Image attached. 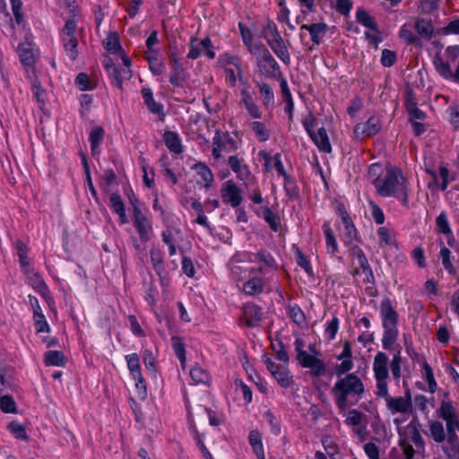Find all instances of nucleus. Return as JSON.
Instances as JSON below:
<instances>
[{
  "mask_svg": "<svg viewBox=\"0 0 459 459\" xmlns=\"http://www.w3.org/2000/svg\"><path fill=\"white\" fill-rule=\"evenodd\" d=\"M388 356L383 351H377L374 357L372 366L373 374L376 380L375 391H385V388L388 387Z\"/></svg>",
  "mask_w": 459,
  "mask_h": 459,
  "instance_id": "6e6552de",
  "label": "nucleus"
},
{
  "mask_svg": "<svg viewBox=\"0 0 459 459\" xmlns=\"http://www.w3.org/2000/svg\"><path fill=\"white\" fill-rule=\"evenodd\" d=\"M238 149L235 139L228 132L221 133L216 131L212 137V156L215 160H220L223 152H230Z\"/></svg>",
  "mask_w": 459,
  "mask_h": 459,
  "instance_id": "f8f14e48",
  "label": "nucleus"
},
{
  "mask_svg": "<svg viewBox=\"0 0 459 459\" xmlns=\"http://www.w3.org/2000/svg\"><path fill=\"white\" fill-rule=\"evenodd\" d=\"M210 47V39L208 37L198 39L192 38L190 41V49L187 53V58L197 59L204 52V48Z\"/></svg>",
  "mask_w": 459,
  "mask_h": 459,
  "instance_id": "2f4dec72",
  "label": "nucleus"
},
{
  "mask_svg": "<svg viewBox=\"0 0 459 459\" xmlns=\"http://www.w3.org/2000/svg\"><path fill=\"white\" fill-rule=\"evenodd\" d=\"M244 315L248 326H255L262 318L261 309L255 305H247L244 308Z\"/></svg>",
  "mask_w": 459,
  "mask_h": 459,
  "instance_id": "de8ad7c7",
  "label": "nucleus"
},
{
  "mask_svg": "<svg viewBox=\"0 0 459 459\" xmlns=\"http://www.w3.org/2000/svg\"><path fill=\"white\" fill-rule=\"evenodd\" d=\"M350 247V251L351 253V255L358 260V263L359 264V267L363 271V273L366 274L365 281L368 282H373L374 281V274L372 272V269L370 267V264L362 251L360 247H359L358 245L355 244V241L352 242V245L348 246Z\"/></svg>",
  "mask_w": 459,
  "mask_h": 459,
  "instance_id": "5701e85b",
  "label": "nucleus"
},
{
  "mask_svg": "<svg viewBox=\"0 0 459 459\" xmlns=\"http://www.w3.org/2000/svg\"><path fill=\"white\" fill-rule=\"evenodd\" d=\"M75 85L82 91H91L95 85L85 73H80L75 78Z\"/></svg>",
  "mask_w": 459,
  "mask_h": 459,
  "instance_id": "052dcab7",
  "label": "nucleus"
},
{
  "mask_svg": "<svg viewBox=\"0 0 459 459\" xmlns=\"http://www.w3.org/2000/svg\"><path fill=\"white\" fill-rule=\"evenodd\" d=\"M146 59L149 64V68L154 75H160L163 74L165 65L163 62L158 59V51H152L151 53L149 52Z\"/></svg>",
  "mask_w": 459,
  "mask_h": 459,
  "instance_id": "5fc2aeb1",
  "label": "nucleus"
},
{
  "mask_svg": "<svg viewBox=\"0 0 459 459\" xmlns=\"http://www.w3.org/2000/svg\"><path fill=\"white\" fill-rule=\"evenodd\" d=\"M323 232L325 240L326 252L331 255H335L338 252V243L328 222L324 223Z\"/></svg>",
  "mask_w": 459,
  "mask_h": 459,
  "instance_id": "e433bc0d",
  "label": "nucleus"
},
{
  "mask_svg": "<svg viewBox=\"0 0 459 459\" xmlns=\"http://www.w3.org/2000/svg\"><path fill=\"white\" fill-rule=\"evenodd\" d=\"M126 367L133 380L135 382V388L143 397L146 396L147 389L144 377L142 374L140 357L137 353H130L125 356Z\"/></svg>",
  "mask_w": 459,
  "mask_h": 459,
  "instance_id": "9b49d317",
  "label": "nucleus"
},
{
  "mask_svg": "<svg viewBox=\"0 0 459 459\" xmlns=\"http://www.w3.org/2000/svg\"><path fill=\"white\" fill-rule=\"evenodd\" d=\"M323 4H327L330 8L335 9L343 16H348L353 6L351 0H322Z\"/></svg>",
  "mask_w": 459,
  "mask_h": 459,
  "instance_id": "79ce46f5",
  "label": "nucleus"
},
{
  "mask_svg": "<svg viewBox=\"0 0 459 459\" xmlns=\"http://www.w3.org/2000/svg\"><path fill=\"white\" fill-rule=\"evenodd\" d=\"M248 441L257 459H265L262 437L257 429H253L249 432Z\"/></svg>",
  "mask_w": 459,
  "mask_h": 459,
  "instance_id": "f704fd0d",
  "label": "nucleus"
},
{
  "mask_svg": "<svg viewBox=\"0 0 459 459\" xmlns=\"http://www.w3.org/2000/svg\"><path fill=\"white\" fill-rule=\"evenodd\" d=\"M255 253L242 251L236 253L230 260L231 263H236L239 264H255Z\"/></svg>",
  "mask_w": 459,
  "mask_h": 459,
  "instance_id": "bf43d9fd",
  "label": "nucleus"
},
{
  "mask_svg": "<svg viewBox=\"0 0 459 459\" xmlns=\"http://www.w3.org/2000/svg\"><path fill=\"white\" fill-rule=\"evenodd\" d=\"M229 268L230 278L237 282H243L252 273H264V275L266 274V272L263 267L247 266L244 264H239L231 262H229Z\"/></svg>",
  "mask_w": 459,
  "mask_h": 459,
  "instance_id": "f3484780",
  "label": "nucleus"
},
{
  "mask_svg": "<svg viewBox=\"0 0 459 459\" xmlns=\"http://www.w3.org/2000/svg\"><path fill=\"white\" fill-rule=\"evenodd\" d=\"M141 94L143 99V102L150 112L152 114L164 116V107L160 102H158L154 100L152 90L150 87H143L141 91Z\"/></svg>",
  "mask_w": 459,
  "mask_h": 459,
  "instance_id": "bb28decb",
  "label": "nucleus"
},
{
  "mask_svg": "<svg viewBox=\"0 0 459 459\" xmlns=\"http://www.w3.org/2000/svg\"><path fill=\"white\" fill-rule=\"evenodd\" d=\"M17 53L23 66L35 65L39 56V50L33 41L25 39L17 48Z\"/></svg>",
  "mask_w": 459,
  "mask_h": 459,
  "instance_id": "dca6fc26",
  "label": "nucleus"
},
{
  "mask_svg": "<svg viewBox=\"0 0 459 459\" xmlns=\"http://www.w3.org/2000/svg\"><path fill=\"white\" fill-rule=\"evenodd\" d=\"M221 196L225 204L233 208L238 207L243 202L242 189L231 179L222 184Z\"/></svg>",
  "mask_w": 459,
  "mask_h": 459,
  "instance_id": "4468645a",
  "label": "nucleus"
},
{
  "mask_svg": "<svg viewBox=\"0 0 459 459\" xmlns=\"http://www.w3.org/2000/svg\"><path fill=\"white\" fill-rule=\"evenodd\" d=\"M110 206L112 211L119 216L121 224L128 222V219L126 213L125 204L121 196L117 194H112L109 197Z\"/></svg>",
  "mask_w": 459,
  "mask_h": 459,
  "instance_id": "4c0bfd02",
  "label": "nucleus"
},
{
  "mask_svg": "<svg viewBox=\"0 0 459 459\" xmlns=\"http://www.w3.org/2000/svg\"><path fill=\"white\" fill-rule=\"evenodd\" d=\"M257 66L259 72L268 79L276 80L281 77L279 64L267 49H264L257 57Z\"/></svg>",
  "mask_w": 459,
  "mask_h": 459,
  "instance_id": "ddd939ff",
  "label": "nucleus"
},
{
  "mask_svg": "<svg viewBox=\"0 0 459 459\" xmlns=\"http://www.w3.org/2000/svg\"><path fill=\"white\" fill-rule=\"evenodd\" d=\"M447 446L444 452L448 459H459V437L456 431H446Z\"/></svg>",
  "mask_w": 459,
  "mask_h": 459,
  "instance_id": "7c9ffc66",
  "label": "nucleus"
},
{
  "mask_svg": "<svg viewBox=\"0 0 459 459\" xmlns=\"http://www.w3.org/2000/svg\"><path fill=\"white\" fill-rule=\"evenodd\" d=\"M163 141L170 152L176 154L183 152V146L178 134L172 131H166L163 134Z\"/></svg>",
  "mask_w": 459,
  "mask_h": 459,
  "instance_id": "c9c22d12",
  "label": "nucleus"
},
{
  "mask_svg": "<svg viewBox=\"0 0 459 459\" xmlns=\"http://www.w3.org/2000/svg\"><path fill=\"white\" fill-rule=\"evenodd\" d=\"M249 128L254 133L259 142H266L271 137V131L266 125L258 120H253L248 124Z\"/></svg>",
  "mask_w": 459,
  "mask_h": 459,
  "instance_id": "58836bf2",
  "label": "nucleus"
},
{
  "mask_svg": "<svg viewBox=\"0 0 459 459\" xmlns=\"http://www.w3.org/2000/svg\"><path fill=\"white\" fill-rule=\"evenodd\" d=\"M341 238L345 246L352 245L357 239V230L351 219L342 221Z\"/></svg>",
  "mask_w": 459,
  "mask_h": 459,
  "instance_id": "473e14b6",
  "label": "nucleus"
},
{
  "mask_svg": "<svg viewBox=\"0 0 459 459\" xmlns=\"http://www.w3.org/2000/svg\"><path fill=\"white\" fill-rule=\"evenodd\" d=\"M190 377L196 385H208L211 381L209 373L202 367L195 365L190 370Z\"/></svg>",
  "mask_w": 459,
  "mask_h": 459,
  "instance_id": "3c124183",
  "label": "nucleus"
},
{
  "mask_svg": "<svg viewBox=\"0 0 459 459\" xmlns=\"http://www.w3.org/2000/svg\"><path fill=\"white\" fill-rule=\"evenodd\" d=\"M228 163L231 170L236 174L239 181L246 182L251 176V171L247 164L242 158L237 155L229 157Z\"/></svg>",
  "mask_w": 459,
  "mask_h": 459,
  "instance_id": "b1692460",
  "label": "nucleus"
},
{
  "mask_svg": "<svg viewBox=\"0 0 459 459\" xmlns=\"http://www.w3.org/2000/svg\"><path fill=\"white\" fill-rule=\"evenodd\" d=\"M439 257L441 259L444 268L450 274L455 273V269L452 263V252L444 244L442 245L439 252Z\"/></svg>",
  "mask_w": 459,
  "mask_h": 459,
  "instance_id": "13d9d810",
  "label": "nucleus"
},
{
  "mask_svg": "<svg viewBox=\"0 0 459 459\" xmlns=\"http://www.w3.org/2000/svg\"><path fill=\"white\" fill-rule=\"evenodd\" d=\"M0 408L5 413H13L16 411V403L12 396L3 395L0 397Z\"/></svg>",
  "mask_w": 459,
  "mask_h": 459,
  "instance_id": "774afa93",
  "label": "nucleus"
},
{
  "mask_svg": "<svg viewBox=\"0 0 459 459\" xmlns=\"http://www.w3.org/2000/svg\"><path fill=\"white\" fill-rule=\"evenodd\" d=\"M255 263L261 262L264 264V266H262L264 271L266 272V275H272V278L273 277V274L278 270V264L275 261L274 257L266 251H259L255 253Z\"/></svg>",
  "mask_w": 459,
  "mask_h": 459,
  "instance_id": "c85d7f7f",
  "label": "nucleus"
},
{
  "mask_svg": "<svg viewBox=\"0 0 459 459\" xmlns=\"http://www.w3.org/2000/svg\"><path fill=\"white\" fill-rule=\"evenodd\" d=\"M268 45L284 65H289L290 64V56L283 39L270 42Z\"/></svg>",
  "mask_w": 459,
  "mask_h": 459,
  "instance_id": "72a5a7b5",
  "label": "nucleus"
},
{
  "mask_svg": "<svg viewBox=\"0 0 459 459\" xmlns=\"http://www.w3.org/2000/svg\"><path fill=\"white\" fill-rule=\"evenodd\" d=\"M172 345L173 351L177 358L180 360V363L183 368H185L186 364V350L185 345L180 338L173 337L172 338Z\"/></svg>",
  "mask_w": 459,
  "mask_h": 459,
  "instance_id": "e2e57ef3",
  "label": "nucleus"
},
{
  "mask_svg": "<svg viewBox=\"0 0 459 459\" xmlns=\"http://www.w3.org/2000/svg\"><path fill=\"white\" fill-rule=\"evenodd\" d=\"M294 348L297 353V359L303 368H309L311 374L315 377L325 375L326 368L324 361L304 350L305 342L303 339L297 337L294 341Z\"/></svg>",
  "mask_w": 459,
  "mask_h": 459,
  "instance_id": "423d86ee",
  "label": "nucleus"
},
{
  "mask_svg": "<svg viewBox=\"0 0 459 459\" xmlns=\"http://www.w3.org/2000/svg\"><path fill=\"white\" fill-rule=\"evenodd\" d=\"M414 29L417 34L425 39H430L434 34V27L430 20L423 18L416 20Z\"/></svg>",
  "mask_w": 459,
  "mask_h": 459,
  "instance_id": "ea45409f",
  "label": "nucleus"
},
{
  "mask_svg": "<svg viewBox=\"0 0 459 459\" xmlns=\"http://www.w3.org/2000/svg\"><path fill=\"white\" fill-rule=\"evenodd\" d=\"M339 324L340 321L336 316H333L332 320L326 323L325 328V334L328 341H333L335 338L339 329Z\"/></svg>",
  "mask_w": 459,
  "mask_h": 459,
  "instance_id": "338daca9",
  "label": "nucleus"
},
{
  "mask_svg": "<svg viewBox=\"0 0 459 459\" xmlns=\"http://www.w3.org/2000/svg\"><path fill=\"white\" fill-rule=\"evenodd\" d=\"M104 130L101 127H94L91 129L89 136V141L91 143V149L92 154L95 155L99 152L100 145L103 140Z\"/></svg>",
  "mask_w": 459,
  "mask_h": 459,
  "instance_id": "6e6d98bb",
  "label": "nucleus"
},
{
  "mask_svg": "<svg viewBox=\"0 0 459 459\" xmlns=\"http://www.w3.org/2000/svg\"><path fill=\"white\" fill-rule=\"evenodd\" d=\"M356 20L364 27L371 30L372 31H377V24L375 19L364 9L358 8L356 11Z\"/></svg>",
  "mask_w": 459,
  "mask_h": 459,
  "instance_id": "09e8293b",
  "label": "nucleus"
},
{
  "mask_svg": "<svg viewBox=\"0 0 459 459\" xmlns=\"http://www.w3.org/2000/svg\"><path fill=\"white\" fill-rule=\"evenodd\" d=\"M7 429L15 438L21 440L28 439L25 428L22 424L16 421H12L8 424Z\"/></svg>",
  "mask_w": 459,
  "mask_h": 459,
  "instance_id": "69168bd1",
  "label": "nucleus"
},
{
  "mask_svg": "<svg viewBox=\"0 0 459 459\" xmlns=\"http://www.w3.org/2000/svg\"><path fill=\"white\" fill-rule=\"evenodd\" d=\"M264 37L268 44L274 40L281 39V36L277 29V26L273 22H268L264 28Z\"/></svg>",
  "mask_w": 459,
  "mask_h": 459,
  "instance_id": "0e129e2a",
  "label": "nucleus"
},
{
  "mask_svg": "<svg viewBox=\"0 0 459 459\" xmlns=\"http://www.w3.org/2000/svg\"><path fill=\"white\" fill-rule=\"evenodd\" d=\"M368 178L378 195L394 197L402 206L409 208L411 185L401 169L395 166L383 169L380 164L374 163L368 169Z\"/></svg>",
  "mask_w": 459,
  "mask_h": 459,
  "instance_id": "f257e3e1",
  "label": "nucleus"
},
{
  "mask_svg": "<svg viewBox=\"0 0 459 459\" xmlns=\"http://www.w3.org/2000/svg\"><path fill=\"white\" fill-rule=\"evenodd\" d=\"M433 65L437 74L443 79L459 83V63L455 72H453L450 64L445 62V59L437 53L433 57Z\"/></svg>",
  "mask_w": 459,
  "mask_h": 459,
  "instance_id": "aec40b11",
  "label": "nucleus"
},
{
  "mask_svg": "<svg viewBox=\"0 0 459 459\" xmlns=\"http://www.w3.org/2000/svg\"><path fill=\"white\" fill-rule=\"evenodd\" d=\"M377 237L381 247L395 245L394 230L385 226L378 228Z\"/></svg>",
  "mask_w": 459,
  "mask_h": 459,
  "instance_id": "864d4df0",
  "label": "nucleus"
},
{
  "mask_svg": "<svg viewBox=\"0 0 459 459\" xmlns=\"http://www.w3.org/2000/svg\"><path fill=\"white\" fill-rule=\"evenodd\" d=\"M17 255L22 267V271L27 270L29 267L31 266L30 264V259L28 257V248L21 241L17 243Z\"/></svg>",
  "mask_w": 459,
  "mask_h": 459,
  "instance_id": "680f3d73",
  "label": "nucleus"
},
{
  "mask_svg": "<svg viewBox=\"0 0 459 459\" xmlns=\"http://www.w3.org/2000/svg\"><path fill=\"white\" fill-rule=\"evenodd\" d=\"M375 394L385 399V405L393 415L396 413L406 414L411 411V397L410 391H407L404 396L392 397L389 394L388 387H386L385 391H375Z\"/></svg>",
  "mask_w": 459,
  "mask_h": 459,
  "instance_id": "0eeeda50",
  "label": "nucleus"
},
{
  "mask_svg": "<svg viewBox=\"0 0 459 459\" xmlns=\"http://www.w3.org/2000/svg\"><path fill=\"white\" fill-rule=\"evenodd\" d=\"M240 103L243 105L248 115L254 119H260L263 112L254 98V92L249 87L240 91Z\"/></svg>",
  "mask_w": 459,
  "mask_h": 459,
  "instance_id": "4be33fe9",
  "label": "nucleus"
},
{
  "mask_svg": "<svg viewBox=\"0 0 459 459\" xmlns=\"http://www.w3.org/2000/svg\"><path fill=\"white\" fill-rule=\"evenodd\" d=\"M272 376L282 388H289L293 384V378L290 372L287 368H278L272 373Z\"/></svg>",
  "mask_w": 459,
  "mask_h": 459,
  "instance_id": "49530a36",
  "label": "nucleus"
},
{
  "mask_svg": "<svg viewBox=\"0 0 459 459\" xmlns=\"http://www.w3.org/2000/svg\"><path fill=\"white\" fill-rule=\"evenodd\" d=\"M46 366L63 367L65 364V358L60 351H48L44 355Z\"/></svg>",
  "mask_w": 459,
  "mask_h": 459,
  "instance_id": "8fccbe9b",
  "label": "nucleus"
},
{
  "mask_svg": "<svg viewBox=\"0 0 459 459\" xmlns=\"http://www.w3.org/2000/svg\"><path fill=\"white\" fill-rule=\"evenodd\" d=\"M257 87L259 92L263 97V103L265 108H273L275 103L274 93L273 88L266 82H258Z\"/></svg>",
  "mask_w": 459,
  "mask_h": 459,
  "instance_id": "37998d69",
  "label": "nucleus"
},
{
  "mask_svg": "<svg viewBox=\"0 0 459 459\" xmlns=\"http://www.w3.org/2000/svg\"><path fill=\"white\" fill-rule=\"evenodd\" d=\"M272 275L252 273L243 281L242 290L247 296H257L265 290H271Z\"/></svg>",
  "mask_w": 459,
  "mask_h": 459,
  "instance_id": "1a4fd4ad",
  "label": "nucleus"
},
{
  "mask_svg": "<svg viewBox=\"0 0 459 459\" xmlns=\"http://www.w3.org/2000/svg\"><path fill=\"white\" fill-rule=\"evenodd\" d=\"M134 225L139 234V238L143 242L150 240L153 235V229L152 221L142 212V210L135 209V215H134Z\"/></svg>",
  "mask_w": 459,
  "mask_h": 459,
  "instance_id": "a211bd4d",
  "label": "nucleus"
},
{
  "mask_svg": "<svg viewBox=\"0 0 459 459\" xmlns=\"http://www.w3.org/2000/svg\"><path fill=\"white\" fill-rule=\"evenodd\" d=\"M218 65L224 70L226 74L225 82L228 86L235 87L237 79H243V69L240 59L229 52H225L219 56L217 60Z\"/></svg>",
  "mask_w": 459,
  "mask_h": 459,
  "instance_id": "39448f33",
  "label": "nucleus"
},
{
  "mask_svg": "<svg viewBox=\"0 0 459 459\" xmlns=\"http://www.w3.org/2000/svg\"><path fill=\"white\" fill-rule=\"evenodd\" d=\"M381 129L378 117L372 116L365 123H358L353 130L357 139H363L376 135Z\"/></svg>",
  "mask_w": 459,
  "mask_h": 459,
  "instance_id": "6ab92c4d",
  "label": "nucleus"
},
{
  "mask_svg": "<svg viewBox=\"0 0 459 459\" xmlns=\"http://www.w3.org/2000/svg\"><path fill=\"white\" fill-rule=\"evenodd\" d=\"M169 60L172 63L169 82L175 87H182L186 80L185 69L176 54L172 53L169 56Z\"/></svg>",
  "mask_w": 459,
  "mask_h": 459,
  "instance_id": "393cba45",
  "label": "nucleus"
},
{
  "mask_svg": "<svg viewBox=\"0 0 459 459\" xmlns=\"http://www.w3.org/2000/svg\"><path fill=\"white\" fill-rule=\"evenodd\" d=\"M193 169L200 178L197 183L209 189L214 182V177L210 168L203 162H198L194 165Z\"/></svg>",
  "mask_w": 459,
  "mask_h": 459,
  "instance_id": "cd10ccee",
  "label": "nucleus"
},
{
  "mask_svg": "<svg viewBox=\"0 0 459 459\" xmlns=\"http://www.w3.org/2000/svg\"><path fill=\"white\" fill-rule=\"evenodd\" d=\"M121 60L124 67L119 68L116 65L111 64L108 65V73L112 79V84L119 89L123 88V82L129 80L132 76V71L130 69L132 62L126 55L121 56Z\"/></svg>",
  "mask_w": 459,
  "mask_h": 459,
  "instance_id": "2eb2a0df",
  "label": "nucleus"
},
{
  "mask_svg": "<svg viewBox=\"0 0 459 459\" xmlns=\"http://www.w3.org/2000/svg\"><path fill=\"white\" fill-rule=\"evenodd\" d=\"M448 394L441 400L439 408L437 410V416L446 423V431L459 432V413L448 398Z\"/></svg>",
  "mask_w": 459,
  "mask_h": 459,
  "instance_id": "9d476101",
  "label": "nucleus"
},
{
  "mask_svg": "<svg viewBox=\"0 0 459 459\" xmlns=\"http://www.w3.org/2000/svg\"><path fill=\"white\" fill-rule=\"evenodd\" d=\"M151 262L156 273L160 277L161 284L164 285L163 273L165 271L163 266L162 253L158 248H152L151 252Z\"/></svg>",
  "mask_w": 459,
  "mask_h": 459,
  "instance_id": "a18cd8bd",
  "label": "nucleus"
},
{
  "mask_svg": "<svg viewBox=\"0 0 459 459\" xmlns=\"http://www.w3.org/2000/svg\"><path fill=\"white\" fill-rule=\"evenodd\" d=\"M379 313L384 329L381 339L385 350L390 351L398 339V314L389 298L382 299Z\"/></svg>",
  "mask_w": 459,
  "mask_h": 459,
  "instance_id": "7ed1b4c3",
  "label": "nucleus"
},
{
  "mask_svg": "<svg viewBox=\"0 0 459 459\" xmlns=\"http://www.w3.org/2000/svg\"><path fill=\"white\" fill-rule=\"evenodd\" d=\"M256 214L268 223L273 231L277 232L279 230V217L270 207H263L260 211L256 212Z\"/></svg>",
  "mask_w": 459,
  "mask_h": 459,
  "instance_id": "a19ab883",
  "label": "nucleus"
},
{
  "mask_svg": "<svg viewBox=\"0 0 459 459\" xmlns=\"http://www.w3.org/2000/svg\"><path fill=\"white\" fill-rule=\"evenodd\" d=\"M22 272L25 275L26 282L28 284H30L42 297H48L49 289L38 271L30 266L27 270H22Z\"/></svg>",
  "mask_w": 459,
  "mask_h": 459,
  "instance_id": "412c9836",
  "label": "nucleus"
},
{
  "mask_svg": "<svg viewBox=\"0 0 459 459\" xmlns=\"http://www.w3.org/2000/svg\"><path fill=\"white\" fill-rule=\"evenodd\" d=\"M436 228L437 230L439 233L444 234L445 236H452L453 231L450 226L449 220L447 218V215L445 212H442L437 218H436Z\"/></svg>",
  "mask_w": 459,
  "mask_h": 459,
  "instance_id": "4d7b16f0",
  "label": "nucleus"
},
{
  "mask_svg": "<svg viewBox=\"0 0 459 459\" xmlns=\"http://www.w3.org/2000/svg\"><path fill=\"white\" fill-rule=\"evenodd\" d=\"M365 392L363 381L354 373L339 377L332 387L334 403L340 410H345L349 398L359 400Z\"/></svg>",
  "mask_w": 459,
  "mask_h": 459,
  "instance_id": "f03ea898",
  "label": "nucleus"
},
{
  "mask_svg": "<svg viewBox=\"0 0 459 459\" xmlns=\"http://www.w3.org/2000/svg\"><path fill=\"white\" fill-rule=\"evenodd\" d=\"M105 49L111 54L123 53L122 47L119 42V36L117 32H109L107 38L103 40Z\"/></svg>",
  "mask_w": 459,
  "mask_h": 459,
  "instance_id": "c03bdc74",
  "label": "nucleus"
},
{
  "mask_svg": "<svg viewBox=\"0 0 459 459\" xmlns=\"http://www.w3.org/2000/svg\"><path fill=\"white\" fill-rule=\"evenodd\" d=\"M429 434L437 443L444 442L446 437V430L444 428L443 423L437 420L429 424Z\"/></svg>",
  "mask_w": 459,
  "mask_h": 459,
  "instance_id": "603ef678",
  "label": "nucleus"
},
{
  "mask_svg": "<svg viewBox=\"0 0 459 459\" xmlns=\"http://www.w3.org/2000/svg\"><path fill=\"white\" fill-rule=\"evenodd\" d=\"M320 152L330 153L332 146L325 127H320L317 132L309 135Z\"/></svg>",
  "mask_w": 459,
  "mask_h": 459,
  "instance_id": "c756f323",
  "label": "nucleus"
},
{
  "mask_svg": "<svg viewBox=\"0 0 459 459\" xmlns=\"http://www.w3.org/2000/svg\"><path fill=\"white\" fill-rule=\"evenodd\" d=\"M67 16L65 25L61 32L63 48L71 60L78 56V39L76 37V5L74 0H65Z\"/></svg>",
  "mask_w": 459,
  "mask_h": 459,
  "instance_id": "20e7f679",
  "label": "nucleus"
},
{
  "mask_svg": "<svg viewBox=\"0 0 459 459\" xmlns=\"http://www.w3.org/2000/svg\"><path fill=\"white\" fill-rule=\"evenodd\" d=\"M300 30L308 31L314 45H319L322 42L323 36L328 30V25L325 22L303 24Z\"/></svg>",
  "mask_w": 459,
  "mask_h": 459,
  "instance_id": "a878e982",
  "label": "nucleus"
}]
</instances>
